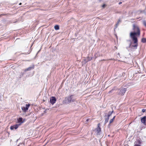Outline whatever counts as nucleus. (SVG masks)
<instances>
[{"mask_svg": "<svg viewBox=\"0 0 146 146\" xmlns=\"http://www.w3.org/2000/svg\"><path fill=\"white\" fill-rule=\"evenodd\" d=\"M19 146V145H18V146Z\"/></svg>", "mask_w": 146, "mask_h": 146, "instance_id": "obj_29", "label": "nucleus"}, {"mask_svg": "<svg viewBox=\"0 0 146 146\" xmlns=\"http://www.w3.org/2000/svg\"><path fill=\"white\" fill-rule=\"evenodd\" d=\"M145 111V109H143L142 110V111L143 112H144Z\"/></svg>", "mask_w": 146, "mask_h": 146, "instance_id": "obj_22", "label": "nucleus"}, {"mask_svg": "<svg viewBox=\"0 0 146 146\" xmlns=\"http://www.w3.org/2000/svg\"><path fill=\"white\" fill-rule=\"evenodd\" d=\"M3 15V14H1V15H0V16H2V15Z\"/></svg>", "mask_w": 146, "mask_h": 146, "instance_id": "obj_28", "label": "nucleus"}, {"mask_svg": "<svg viewBox=\"0 0 146 146\" xmlns=\"http://www.w3.org/2000/svg\"><path fill=\"white\" fill-rule=\"evenodd\" d=\"M106 6V5L105 4H104L102 5V7L104 8Z\"/></svg>", "mask_w": 146, "mask_h": 146, "instance_id": "obj_19", "label": "nucleus"}, {"mask_svg": "<svg viewBox=\"0 0 146 146\" xmlns=\"http://www.w3.org/2000/svg\"><path fill=\"white\" fill-rule=\"evenodd\" d=\"M113 121V119H111L110 120V123H109V124H108V127H110V124L111 123H112Z\"/></svg>", "mask_w": 146, "mask_h": 146, "instance_id": "obj_15", "label": "nucleus"}, {"mask_svg": "<svg viewBox=\"0 0 146 146\" xmlns=\"http://www.w3.org/2000/svg\"><path fill=\"white\" fill-rule=\"evenodd\" d=\"M143 25L146 27V21H143Z\"/></svg>", "mask_w": 146, "mask_h": 146, "instance_id": "obj_18", "label": "nucleus"}, {"mask_svg": "<svg viewBox=\"0 0 146 146\" xmlns=\"http://www.w3.org/2000/svg\"><path fill=\"white\" fill-rule=\"evenodd\" d=\"M92 59V58H91L90 59V58H87V61H86L87 62H88V61H89L90 60H91Z\"/></svg>", "mask_w": 146, "mask_h": 146, "instance_id": "obj_20", "label": "nucleus"}, {"mask_svg": "<svg viewBox=\"0 0 146 146\" xmlns=\"http://www.w3.org/2000/svg\"><path fill=\"white\" fill-rule=\"evenodd\" d=\"M21 4H21V3H19V5H21Z\"/></svg>", "mask_w": 146, "mask_h": 146, "instance_id": "obj_27", "label": "nucleus"}, {"mask_svg": "<svg viewBox=\"0 0 146 146\" xmlns=\"http://www.w3.org/2000/svg\"><path fill=\"white\" fill-rule=\"evenodd\" d=\"M146 116H145L141 119V122L144 123L145 124V123L146 121Z\"/></svg>", "mask_w": 146, "mask_h": 146, "instance_id": "obj_8", "label": "nucleus"}, {"mask_svg": "<svg viewBox=\"0 0 146 146\" xmlns=\"http://www.w3.org/2000/svg\"><path fill=\"white\" fill-rule=\"evenodd\" d=\"M23 122V118L22 117H20L18 119V123H20L19 124H21Z\"/></svg>", "mask_w": 146, "mask_h": 146, "instance_id": "obj_9", "label": "nucleus"}, {"mask_svg": "<svg viewBox=\"0 0 146 146\" xmlns=\"http://www.w3.org/2000/svg\"><path fill=\"white\" fill-rule=\"evenodd\" d=\"M30 106V104H26L25 107H22V109L24 112H26L27 110H28L29 107Z\"/></svg>", "mask_w": 146, "mask_h": 146, "instance_id": "obj_6", "label": "nucleus"}, {"mask_svg": "<svg viewBox=\"0 0 146 146\" xmlns=\"http://www.w3.org/2000/svg\"><path fill=\"white\" fill-rule=\"evenodd\" d=\"M115 116L112 119H113V120L114 121V120L115 119Z\"/></svg>", "mask_w": 146, "mask_h": 146, "instance_id": "obj_24", "label": "nucleus"}, {"mask_svg": "<svg viewBox=\"0 0 146 146\" xmlns=\"http://www.w3.org/2000/svg\"><path fill=\"white\" fill-rule=\"evenodd\" d=\"M96 131L98 133L97 134H99V133L101 131V128H97L96 129Z\"/></svg>", "mask_w": 146, "mask_h": 146, "instance_id": "obj_12", "label": "nucleus"}, {"mask_svg": "<svg viewBox=\"0 0 146 146\" xmlns=\"http://www.w3.org/2000/svg\"><path fill=\"white\" fill-rule=\"evenodd\" d=\"M122 3V2H119V5H120Z\"/></svg>", "mask_w": 146, "mask_h": 146, "instance_id": "obj_25", "label": "nucleus"}, {"mask_svg": "<svg viewBox=\"0 0 146 146\" xmlns=\"http://www.w3.org/2000/svg\"><path fill=\"white\" fill-rule=\"evenodd\" d=\"M56 100L55 97L52 96L50 98V102L53 105L56 102Z\"/></svg>", "mask_w": 146, "mask_h": 146, "instance_id": "obj_5", "label": "nucleus"}, {"mask_svg": "<svg viewBox=\"0 0 146 146\" xmlns=\"http://www.w3.org/2000/svg\"><path fill=\"white\" fill-rule=\"evenodd\" d=\"M126 91V88H122L120 89V91L118 94L119 95L123 96Z\"/></svg>", "mask_w": 146, "mask_h": 146, "instance_id": "obj_4", "label": "nucleus"}, {"mask_svg": "<svg viewBox=\"0 0 146 146\" xmlns=\"http://www.w3.org/2000/svg\"><path fill=\"white\" fill-rule=\"evenodd\" d=\"M141 42L143 43H146V39L144 38H143L141 40Z\"/></svg>", "mask_w": 146, "mask_h": 146, "instance_id": "obj_17", "label": "nucleus"}, {"mask_svg": "<svg viewBox=\"0 0 146 146\" xmlns=\"http://www.w3.org/2000/svg\"><path fill=\"white\" fill-rule=\"evenodd\" d=\"M54 27V29L56 30H58L59 29V26L58 25H55Z\"/></svg>", "mask_w": 146, "mask_h": 146, "instance_id": "obj_16", "label": "nucleus"}, {"mask_svg": "<svg viewBox=\"0 0 146 146\" xmlns=\"http://www.w3.org/2000/svg\"><path fill=\"white\" fill-rule=\"evenodd\" d=\"M109 119V117H108V116H107V117L105 118V124L108 122Z\"/></svg>", "mask_w": 146, "mask_h": 146, "instance_id": "obj_14", "label": "nucleus"}, {"mask_svg": "<svg viewBox=\"0 0 146 146\" xmlns=\"http://www.w3.org/2000/svg\"><path fill=\"white\" fill-rule=\"evenodd\" d=\"M113 111H110L109 113L107 115V116L108 117H110L111 115L112 114V113L113 112Z\"/></svg>", "mask_w": 146, "mask_h": 146, "instance_id": "obj_13", "label": "nucleus"}, {"mask_svg": "<svg viewBox=\"0 0 146 146\" xmlns=\"http://www.w3.org/2000/svg\"><path fill=\"white\" fill-rule=\"evenodd\" d=\"M133 32H131L130 34L131 38H133L135 40V38L136 40L137 36H139L140 34V29L138 26L136 25L133 24Z\"/></svg>", "mask_w": 146, "mask_h": 146, "instance_id": "obj_1", "label": "nucleus"}, {"mask_svg": "<svg viewBox=\"0 0 146 146\" xmlns=\"http://www.w3.org/2000/svg\"><path fill=\"white\" fill-rule=\"evenodd\" d=\"M120 22H121L120 20V19H119L118 20L117 22V23L115 25V29L117 28V27H118V26L119 25V23Z\"/></svg>", "mask_w": 146, "mask_h": 146, "instance_id": "obj_11", "label": "nucleus"}, {"mask_svg": "<svg viewBox=\"0 0 146 146\" xmlns=\"http://www.w3.org/2000/svg\"><path fill=\"white\" fill-rule=\"evenodd\" d=\"M76 97L74 94L69 96L68 97L65 98L64 100L65 103L68 104L76 102Z\"/></svg>", "mask_w": 146, "mask_h": 146, "instance_id": "obj_2", "label": "nucleus"}, {"mask_svg": "<svg viewBox=\"0 0 146 146\" xmlns=\"http://www.w3.org/2000/svg\"><path fill=\"white\" fill-rule=\"evenodd\" d=\"M100 123H98V127L97 128H100Z\"/></svg>", "mask_w": 146, "mask_h": 146, "instance_id": "obj_21", "label": "nucleus"}, {"mask_svg": "<svg viewBox=\"0 0 146 146\" xmlns=\"http://www.w3.org/2000/svg\"><path fill=\"white\" fill-rule=\"evenodd\" d=\"M33 69V67H29L28 68L26 69L24 71L25 72L27 71H30L32 69Z\"/></svg>", "mask_w": 146, "mask_h": 146, "instance_id": "obj_10", "label": "nucleus"}, {"mask_svg": "<svg viewBox=\"0 0 146 146\" xmlns=\"http://www.w3.org/2000/svg\"><path fill=\"white\" fill-rule=\"evenodd\" d=\"M133 41V43L135 44L134 45H133V44L131 45V42H130L129 44V48H132V47H134L135 48V49L137 48V47L138 46V40L137 38H136V40L135 38V40L133 39V38H131Z\"/></svg>", "mask_w": 146, "mask_h": 146, "instance_id": "obj_3", "label": "nucleus"}, {"mask_svg": "<svg viewBox=\"0 0 146 146\" xmlns=\"http://www.w3.org/2000/svg\"><path fill=\"white\" fill-rule=\"evenodd\" d=\"M134 146H141L138 144H135Z\"/></svg>", "mask_w": 146, "mask_h": 146, "instance_id": "obj_23", "label": "nucleus"}, {"mask_svg": "<svg viewBox=\"0 0 146 146\" xmlns=\"http://www.w3.org/2000/svg\"><path fill=\"white\" fill-rule=\"evenodd\" d=\"M20 125V124H16L13 126H12L10 127V129L12 130H13L14 129H16Z\"/></svg>", "mask_w": 146, "mask_h": 146, "instance_id": "obj_7", "label": "nucleus"}, {"mask_svg": "<svg viewBox=\"0 0 146 146\" xmlns=\"http://www.w3.org/2000/svg\"><path fill=\"white\" fill-rule=\"evenodd\" d=\"M89 120V119H86V121H88V120Z\"/></svg>", "mask_w": 146, "mask_h": 146, "instance_id": "obj_26", "label": "nucleus"}]
</instances>
